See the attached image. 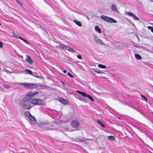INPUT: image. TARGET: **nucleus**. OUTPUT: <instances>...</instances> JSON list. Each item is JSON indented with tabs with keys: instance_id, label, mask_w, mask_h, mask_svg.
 Returning a JSON list of instances; mask_svg holds the SVG:
<instances>
[{
	"instance_id": "58836bf2",
	"label": "nucleus",
	"mask_w": 153,
	"mask_h": 153,
	"mask_svg": "<svg viewBox=\"0 0 153 153\" xmlns=\"http://www.w3.org/2000/svg\"><path fill=\"white\" fill-rule=\"evenodd\" d=\"M30 124L32 125V126H33V124L32 123V122H30Z\"/></svg>"
},
{
	"instance_id": "39448f33",
	"label": "nucleus",
	"mask_w": 153,
	"mask_h": 153,
	"mask_svg": "<svg viewBox=\"0 0 153 153\" xmlns=\"http://www.w3.org/2000/svg\"><path fill=\"white\" fill-rule=\"evenodd\" d=\"M94 39L97 43L101 45H105L102 40L99 39L97 36L95 35H94Z\"/></svg>"
},
{
	"instance_id": "6ab92c4d",
	"label": "nucleus",
	"mask_w": 153,
	"mask_h": 153,
	"mask_svg": "<svg viewBox=\"0 0 153 153\" xmlns=\"http://www.w3.org/2000/svg\"><path fill=\"white\" fill-rule=\"evenodd\" d=\"M40 123L42 125H46L48 124V122L47 121H41L40 122Z\"/></svg>"
},
{
	"instance_id": "7c9ffc66",
	"label": "nucleus",
	"mask_w": 153,
	"mask_h": 153,
	"mask_svg": "<svg viewBox=\"0 0 153 153\" xmlns=\"http://www.w3.org/2000/svg\"><path fill=\"white\" fill-rule=\"evenodd\" d=\"M93 71L95 72H96L98 74H100V73H103V72H102L101 71H96V70H93Z\"/></svg>"
},
{
	"instance_id": "473e14b6",
	"label": "nucleus",
	"mask_w": 153,
	"mask_h": 153,
	"mask_svg": "<svg viewBox=\"0 0 153 153\" xmlns=\"http://www.w3.org/2000/svg\"><path fill=\"white\" fill-rule=\"evenodd\" d=\"M44 88H50V87L47 85H43Z\"/></svg>"
},
{
	"instance_id": "b1692460",
	"label": "nucleus",
	"mask_w": 153,
	"mask_h": 153,
	"mask_svg": "<svg viewBox=\"0 0 153 153\" xmlns=\"http://www.w3.org/2000/svg\"><path fill=\"white\" fill-rule=\"evenodd\" d=\"M3 87L7 89H9L10 88V86L6 84H3Z\"/></svg>"
},
{
	"instance_id": "aec40b11",
	"label": "nucleus",
	"mask_w": 153,
	"mask_h": 153,
	"mask_svg": "<svg viewBox=\"0 0 153 153\" xmlns=\"http://www.w3.org/2000/svg\"><path fill=\"white\" fill-rule=\"evenodd\" d=\"M18 38H19V39L22 40H23V41H24V42H25L26 43H27V44H29V43L28 42L27 40H26L25 39L21 37L20 36H18Z\"/></svg>"
},
{
	"instance_id": "9b49d317",
	"label": "nucleus",
	"mask_w": 153,
	"mask_h": 153,
	"mask_svg": "<svg viewBox=\"0 0 153 153\" xmlns=\"http://www.w3.org/2000/svg\"><path fill=\"white\" fill-rule=\"evenodd\" d=\"M27 58L25 59V61L27 62L32 64L33 63V61L31 58L28 55L26 56Z\"/></svg>"
},
{
	"instance_id": "9d476101",
	"label": "nucleus",
	"mask_w": 153,
	"mask_h": 153,
	"mask_svg": "<svg viewBox=\"0 0 153 153\" xmlns=\"http://www.w3.org/2000/svg\"><path fill=\"white\" fill-rule=\"evenodd\" d=\"M59 100L61 103H63L64 105H66L68 104V101L64 99L62 97H59Z\"/></svg>"
},
{
	"instance_id": "c9c22d12",
	"label": "nucleus",
	"mask_w": 153,
	"mask_h": 153,
	"mask_svg": "<svg viewBox=\"0 0 153 153\" xmlns=\"http://www.w3.org/2000/svg\"><path fill=\"white\" fill-rule=\"evenodd\" d=\"M3 44L2 42H0V47L2 48L3 47Z\"/></svg>"
},
{
	"instance_id": "393cba45",
	"label": "nucleus",
	"mask_w": 153,
	"mask_h": 153,
	"mask_svg": "<svg viewBox=\"0 0 153 153\" xmlns=\"http://www.w3.org/2000/svg\"><path fill=\"white\" fill-rule=\"evenodd\" d=\"M108 139L109 140H114V138L112 136H109L108 137Z\"/></svg>"
},
{
	"instance_id": "2f4dec72",
	"label": "nucleus",
	"mask_w": 153,
	"mask_h": 153,
	"mask_svg": "<svg viewBox=\"0 0 153 153\" xmlns=\"http://www.w3.org/2000/svg\"><path fill=\"white\" fill-rule=\"evenodd\" d=\"M68 74L69 76H70V77H71V78H74V76L68 72Z\"/></svg>"
},
{
	"instance_id": "c03bdc74",
	"label": "nucleus",
	"mask_w": 153,
	"mask_h": 153,
	"mask_svg": "<svg viewBox=\"0 0 153 153\" xmlns=\"http://www.w3.org/2000/svg\"><path fill=\"white\" fill-rule=\"evenodd\" d=\"M152 114H153V112H152Z\"/></svg>"
},
{
	"instance_id": "e433bc0d",
	"label": "nucleus",
	"mask_w": 153,
	"mask_h": 153,
	"mask_svg": "<svg viewBox=\"0 0 153 153\" xmlns=\"http://www.w3.org/2000/svg\"><path fill=\"white\" fill-rule=\"evenodd\" d=\"M35 25L37 27H41V25L39 24H36Z\"/></svg>"
},
{
	"instance_id": "7ed1b4c3",
	"label": "nucleus",
	"mask_w": 153,
	"mask_h": 153,
	"mask_svg": "<svg viewBox=\"0 0 153 153\" xmlns=\"http://www.w3.org/2000/svg\"><path fill=\"white\" fill-rule=\"evenodd\" d=\"M30 102L34 105H43L45 102L42 100L37 99H32L30 100Z\"/></svg>"
},
{
	"instance_id": "a878e982",
	"label": "nucleus",
	"mask_w": 153,
	"mask_h": 153,
	"mask_svg": "<svg viewBox=\"0 0 153 153\" xmlns=\"http://www.w3.org/2000/svg\"><path fill=\"white\" fill-rule=\"evenodd\" d=\"M97 121L102 127L104 128L105 127V125L103 124L99 120H97Z\"/></svg>"
},
{
	"instance_id": "cd10ccee",
	"label": "nucleus",
	"mask_w": 153,
	"mask_h": 153,
	"mask_svg": "<svg viewBox=\"0 0 153 153\" xmlns=\"http://www.w3.org/2000/svg\"><path fill=\"white\" fill-rule=\"evenodd\" d=\"M25 71L28 73L29 74H31L33 76L32 74V71H31V70H28V69H26L25 70Z\"/></svg>"
},
{
	"instance_id": "a211bd4d",
	"label": "nucleus",
	"mask_w": 153,
	"mask_h": 153,
	"mask_svg": "<svg viewBox=\"0 0 153 153\" xmlns=\"http://www.w3.org/2000/svg\"><path fill=\"white\" fill-rule=\"evenodd\" d=\"M135 56L136 58L137 59L140 60L141 59L142 57L139 54H135Z\"/></svg>"
},
{
	"instance_id": "dca6fc26",
	"label": "nucleus",
	"mask_w": 153,
	"mask_h": 153,
	"mask_svg": "<svg viewBox=\"0 0 153 153\" xmlns=\"http://www.w3.org/2000/svg\"><path fill=\"white\" fill-rule=\"evenodd\" d=\"M66 46L64 45L61 44L59 45L57 47L58 48H60V49H66Z\"/></svg>"
},
{
	"instance_id": "f3484780",
	"label": "nucleus",
	"mask_w": 153,
	"mask_h": 153,
	"mask_svg": "<svg viewBox=\"0 0 153 153\" xmlns=\"http://www.w3.org/2000/svg\"><path fill=\"white\" fill-rule=\"evenodd\" d=\"M76 92L82 95L84 97H86L87 95L85 93L79 91H77Z\"/></svg>"
},
{
	"instance_id": "0eeeda50",
	"label": "nucleus",
	"mask_w": 153,
	"mask_h": 153,
	"mask_svg": "<svg viewBox=\"0 0 153 153\" xmlns=\"http://www.w3.org/2000/svg\"><path fill=\"white\" fill-rule=\"evenodd\" d=\"M71 124L73 128H77L79 126V123L76 120H74L71 122Z\"/></svg>"
},
{
	"instance_id": "a19ab883",
	"label": "nucleus",
	"mask_w": 153,
	"mask_h": 153,
	"mask_svg": "<svg viewBox=\"0 0 153 153\" xmlns=\"http://www.w3.org/2000/svg\"><path fill=\"white\" fill-rule=\"evenodd\" d=\"M151 2H153V0H151Z\"/></svg>"
},
{
	"instance_id": "f03ea898",
	"label": "nucleus",
	"mask_w": 153,
	"mask_h": 153,
	"mask_svg": "<svg viewBox=\"0 0 153 153\" xmlns=\"http://www.w3.org/2000/svg\"><path fill=\"white\" fill-rule=\"evenodd\" d=\"M30 100L26 97H24L21 101L20 106L25 109H29L30 107Z\"/></svg>"
},
{
	"instance_id": "c85d7f7f",
	"label": "nucleus",
	"mask_w": 153,
	"mask_h": 153,
	"mask_svg": "<svg viewBox=\"0 0 153 153\" xmlns=\"http://www.w3.org/2000/svg\"><path fill=\"white\" fill-rule=\"evenodd\" d=\"M147 28L149 29L150 30L152 33H153V27H151V26H148L147 27Z\"/></svg>"
},
{
	"instance_id": "f704fd0d",
	"label": "nucleus",
	"mask_w": 153,
	"mask_h": 153,
	"mask_svg": "<svg viewBox=\"0 0 153 153\" xmlns=\"http://www.w3.org/2000/svg\"><path fill=\"white\" fill-rule=\"evenodd\" d=\"M13 37H15L16 38H18V37L17 36V35L16 34H15V33H13V35H12Z\"/></svg>"
},
{
	"instance_id": "423d86ee",
	"label": "nucleus",
	"mask_w": 153,
	"mask_h": 153,
	"mask_svg": "<svg viewBox=\"0 0 153 153\" xmlns=\"http://www.w3.org/2000/svg\"><path fill=\"white\" fill-rule=\"evenodd\" d=\"M25 115L32 121L34 122L36 121V119L29 112H26Z\"/></svg>"
},
{
	"instance_id": "ddd939ff",
	"label": "nucleus",
	"mask_w": 153,
	"mask_h": 153,
	"mask_svg": "<svg viewBox=\"0 0 153 153\" xmlns=\"http://www.w3.org/2000/svg\"><path fill=\"white\" fill-rule=\"evenodd\" d=\"M73 21L79 26L81 27L82 23L80 21H78L76 20H74Z\"/></svg>"
},
{
	"instance_id": "72a5a7b5",
	"label": "nucleus",
	"mask_w": 153,
	"mask_h": 153,
	"mask_svg": "<svg viewBox=\"0 0 153 153\" xmlns=\"http://www.w3.org/2000/svg\"><path fill=\"white\" fill-rule=\"evenodd\" d=\"M77 57L79 59H82V57L79 55H77Z\"/></svg>"
},
{
	"instance_id": "37998d69",
	"label": "nucleus",
	"mask_w": 153,
	"mask_h": 153,
	"mask_svg": "<svg viewBox=\"0 0 153 153\" xmlns=\"http://www.w3.org/2000/svg\"><path fill=\"white\" fill-rule=\"evenodd\" d=\"M1 25V23L0 22V25Z\"/></svg>"
},
{
	"instance_id": "5701e85b",
	"label": "nucleus",
	"mask_w": 153,
	"mask_h": 153,
	"mask_svg": "<svg viewBox=\"0 0 153 153\" xmlns=\"http://www.w3.org/2000/svg\"><path fill=\"white\" fill-rule=\"evenodd\" d=\"M98 67L101 68H105L106 66L105 65H102V64H99L98 65Z\"/></svg>"
},
{
	"instance_id": "ea45409f",
	"label": "nucleus",
	"mask_w": 153,
	"mask_h": 153,
	"mask_svg": "<svg viewBox=\"0 0 153 153\" xmlns=\"http://www.w3.org/2000/svg\"><path fill=\"white\" fill-rule=\"evenodd\" d=\"M81 100H82V101H84V102H85V101L83 99H81Z\"/></svg>"
},
{
	"instance_id": "f257e3e1",
	"label": "nucleus",
	"mask_w": 153,
	"mask_h": 153,
	"mask_svg": "<svg viewBox=\"0 0 153 153\" xmlns=\"http://www.w3.org/2000/svg\"><path fill=\"white\" fill-rule=\"evenodd\" d=\"M19 85L24 86L25 88L27 89L35 88L37 87L43 88V85L38 83H33L29 82L18 83Z\"/></svg>"
},
{
	"instance_id": "1a4fd4ad",
	"label": "nucleus",
	"mask_w": 153,
	"mask_h": 153,
	"mask_svg": "<svg viewBox=\"0 0 153 153\" xmlns=\"http://www.w3.org/2000/svg\"><path fill=\"white\" fill-rule=\"evenodd\" d=\"M111 9L114 13H118L119 11L117 10V5L114 4H112L111 6Z\"/></svg>"
},
{
	"instance_id": "4be33fe9",
	"label": "nucleus",
	"mask_w": 153,
	"mask_h": 153,
	"mask_svg": "<svg viewBox=\"0 0 153 153\" xmlns=\"http://www.w3.org/2000/svg\"><path fill=\"white\" fill-rule=\"evenodd\" d=\"M86 97L88 98L89 99L92 100V101H94V100L93 99L92 97L90 95L87 94Z\"/></svg>"
},
{
	"instance_id": "79ce46f5",
	"label": "nucleus",
	"mask_w": 153,
	"mask_h": 153,
	"mask_svg": "<svg viewBox=\"0 0 153 153\" xmlns=\"http://www.w3.org/2000/svg\"><path fill=\"white\" fill-rule=\"evenodd\" d=\"M62 84L63 85H65V84L63 82H62Z\"/></svg>"
},
{
	"instance_id": "4c0bfd02",
	"label": "nucleus",
	"mask_w": 153,
	"mask_h": 153,
	"mask_svg": "<svg viewBox=\"0 0 153 153\" xmlns=\"http://www.w3.org/2000/svg\"><path fill=\"white\" fill-rule=\"evenodd\" d=\"M63 72H64V73H66V71L65 70H64L63 71Z\"/></svg>"
},
{
	"instance_id": "20e7f679",
	"label": "nucleus",
	"mask_w": 153,
	"mask_h": 153,
	"mask_svg": "<svg viewBox=\"0 0 153 153\" xmlns=\"http://www.w3.org/2000/svg\"><path fill=\"white\" fill-rule=\"evenodd\" d=\"M100 18L104 21L109 23H116L117 22L113 19L105 16L102 15L101 16Z\"/></svg>"
},
{
	"instance_id": "412c9836",
	"label": "nucleus",
	"mask_w": 153,
	"mask_h": 153,
	"mask_svg": "<svg viewBox=\"0 0 153 153\" xmlns=\"http://www.w3.org/2000/svg\"><path fill=\"white\" fill-rule=\"evenodd\" d=\"M31 93L32 94V96L33 97L36 95L38 94L39 93V92L38 91H34Z\"/></svg>"
},
{
	"instance_id": "bb28decb",
	"label": "nucleus",
	"mask_w": 153,
	"mask_h": 153,
	"mask_svg": "<svg viewBox=\"0 0 153 153\" xmlns=\"http://www.w3.org/2000/svg\"><path fill=\"white\" fill-rule=\"evenodd\" d=\"M16 2L17 3L19 4L20 6L21 7L23 6V4L21 3V2L19 1V0H16Z\"/></svg>"
},
{
	"instance_id": "c756f323",
	"label": "nucleus",
	"mask_w": 153,
	"mask_h": 153,
	"mask_svg": "<svg viewBox=\"0 0 153 153\" xmlns=\"http://www.w3.org/2000/svg\"><path fill=\"white\" fill-rule=\"evenodd\" d=\"M141 97L145 101H147V99L146 98V97L144 95H141Z\"/></svg>"
},
{
	"instance_id": "4468645a",
	"label": "nucleus",
	"mask_w": 153,
	"mask_h": 153,
	"mask_svg": "<svg viewBox=\"0 0 153 153\" xmlns=\"http://www.w3.org/2000/svg\"><path fill=\"white\" fill-rule=\"evenodd\" d=\"M33 96H32V94L31 92L28 93L25 96V97H26L29 100H30L31 98L33 97Z\"/></svg>"
},
{
	"instance_id": "a18cd8bd",
	"label": "nucleus",
	"mask_w": 153,
	"mask_h": 153,
	"mask_svg": "<svg viewBox=\"0 0 153 153\" xmlns=\"http://www.w3.org/2000/svg\"><path fill=\"white\" fill-rule=\"evenodd\" d=\"M151 153H152V152Z\"/></svg>"
},
{
	"instance_id": "f8f14e48",
	"label": "nucleus",
	"mask_w": 153,
	"mask_h": 153,
	"mask_svg": "<svg viewBox=\"0 0 153 153\" xmlns=\"http://www.w3.org/2000/svg\"><path fill=\"white\" fill-rule=\"evenodd\" d=\"M66 49L70 52L72 53L75 52V51L72 48L68 46H66Z\"/></svg>"
},
{
	"instance_id": "6e6552de",
	"label": "nucleus",
	"mask_w": 153,
	"mask_h": 153,
	"mask_svg": "<svg viewBox=\"0 0 153 153\" xmlns=\"http://www.w3.org/2000/svg\"><path fill=\"white\" fill-rule=\"evenodd\" d=\"M126 14H128L129 16L133 17L134 19L135 20H138L139 19V18L132 12H126Z\"/></svg>"
},
{
	"instance_id": "2eb2a0df",
	"label": "nucleus",
	"mask_w": 153,
	"mask_h": 153,
	"mask_svg": "<svg viewBox=\"0 0 153 153\" xmlns=\"http://www.w3.org/2000/svg\"><path fill=\"white\" fill-rule=\"evenodd\" d=\"M95 31L99 33H101L102 31L100 29L98 26H95Z\"/></svg>"
}]
</instances>
